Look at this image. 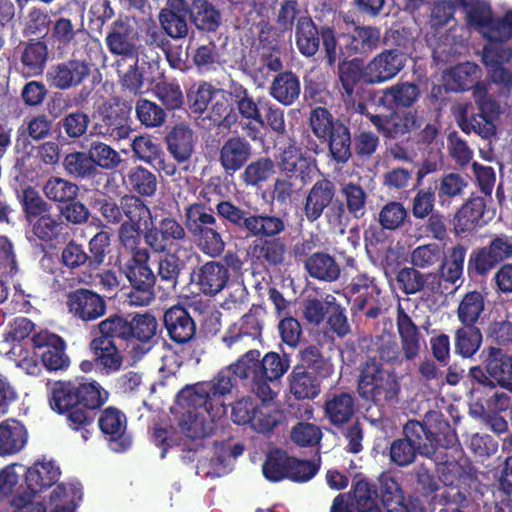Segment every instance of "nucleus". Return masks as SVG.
Wrapping results in <instances>:
<instances>
[{"label": "nucleus", "mask_w": 512, "mask_h": 512, "mask_svg": "<svg viewBox=\"0 0 512 512\" xmlns=\"http://www.w3.org/2000/svg\"><path fill=\"white\" fill-rule=\"evenodd\" d=\"M337 195L336 183L322 176L315 181L304 201V215L308 222L314 223L321 218V216L333 207Z\"/></svg>", "instance_id": "21"}, {"label": "nucleus", "mask_w": 512, "mask_h": 512, "mask_svg": "<svg viewBox=\"0 0 512 512\" xmlns=\"http://www.w3.org/2000/svg\"><path fill=\"white\" fill-rule=\"evenodd\" d=\"M48 403L52 411L66 418L69 428L89 438V427L96 411L108 401L109 392L97 381L84 376L47 383Z\"/></svg>", "instance_id": "1"}, {"label": "nucleus", "mask_w": 512, "mask_h": 512, "mask_svg": "<svg viewBox=\"0 0 512 512\" xmlns=\"http://www.w3.org/2000/svg\"><path fill=\"white\" fill-rule=\"evenodd\" d=\"M485 310V295L472 290L466 292L459 302L457 317L461 324H476Z\"/></svg>", "instance_id": "62"}, {"label": "nucleus", "mask_w": 512, "mask_h": 512, "mask_svg": "<svg viewBox=\"0 0 512 512\" xmlns=\"http://www.w3.org/2000/svg\"><path fill=\"white\" fill-rule=\"evenodd\" d=\"M473 96L478 111L470 113L469 105L463 107L458 118V125L466 134L474 132L481 138L491 141L496 137L497 129L494 122L499 117L500 105L488 95L484 87L477 86Z\"/></svg>", "instance_id": "9"}, {"label": "nucleus", "mask_w": 512, "mask_h": 512, "mask_svg": "<svg viewBox=\"0 0 512 512\" xmlns=\"http://www.w3.org/2000/svg\"><path fill=\"white\" fill-rule=\"evenodd\" d=\"M90 64L85 60L69 59L53 66L49 72L51 85L59 90L79 86L90 75Z\"/></svg>", "instance_id": "31"}, {"label": "nucleus", "mask_w": 512, "mask_h": 512, "mask_svg": "<svg viewBox=\"0 0 512 512\" xmlns=\"http://www.w3.org/2000/svg\"><path fill=\"white\" fill-rule=\"evenodd\" d=\"M136 119L147 129L160 128L167 119L165 109L146 98H139L135 103Z\"/></svg>", "instance_id": "64"}, {"label": "nucleus", "mask_w": 512, "mask_h": 512, "mask_svg": "<svg viewBox=\"0 0 512 512\" xmlns=\"http://www.w3.org/2000/svg\"><path fill=\"white\" fill-rule=\"evenodd\" d=\"M243 168L240 180L247 187L260 188L275 174V163L268 156H261Z\"/></svg>", "instance_id": "55"}, {"label": "nucleus", "mask_w": 512, "mask_h": 512, "mask_svg": "<svg viewBox=\"0 0 512 512\" xmlns=\"http://www.w3.org/2000/svg\"><path fill=\"white\" fill-rule=\"evenodd\" d=\"M448 76L450 89L454 92H464L479 86V68L471 62L456 65Z\"/></svg>", "instance_id": "63"}, {"label": "nucleus", "mask_w": 512, "mask_h": 512, "mask_svg": "<svg viewBox=\"0 0 512 512\" xmlns=\"http://www.w3.org/2000/svg\"><path fill=\"white\" fill-rule=\"evenodd\" d=\"M98 426L112 451L122 453L130 448L132 439L126 432L127 417L121 410L113 406L104 409L98 418Z\"/></svg>", "instance_id": "20"}, {"label": "nucleus", "mask_w": 512, "mask_h": 512, "mask_svg": "<svg viewBox=\"0 0 512 512\" xmlns=\"http://www.w3.org/2000/svg\"><path fill=\"white\" fill-rule=\"evenodd\" d=\"M359 397L378 407H391L399 402L400 379L394 371L385 370L374 359L367 361L357 381Z\"/></svg>", "instance_id": "5"}, {"label": "nucleus", "mask_w": 512, "mask_h": 512, "mask_svg": "<svg viewBox=\"0 0 512 512\" xmlns=\"http://www.w3.org/2000/svg\"><path fill=\"white\" fill-rule=\"evenodd\" d=\"M309 125L314 136L327 143L331 161L345 165L352 158V134L350 127L335 118L325 107L318 106L310 112Z\"/></svg>", "instance_id": "4"}, {"label": "nucleus", "mask_w": 512, "mask_h": 512, "mask_svg": "<svg viewBox=\"0 0 512 512\" xmlns=\"http://www.w3.org/2000/svg\"><path fill=\"white\" fill-rule=\"evenodd\" d=\"M189 11L188 1L167 0L158 14L160 27L167 37L181 40L189 35Z\"/></svg>", "instance_id": "26"}, {"label": "nucleus", "mask_w": 512, "mask_h": 512, "mask_svg": "<svg viewBox=\"0 0 512 512\" xmlns=\"http://www.w3.org/2000/svg\"><path fill=\"white\" fill-rule=\"evenodd\" d=\"M396 324L405 359H415L420 352V332L412 318L401 306L397 309Z\"/></svg>", "instance_id": "43"}, {"label": "nucleus", "mask_w": 512, "mask_h": 512, "mask_svg": "<svg viewBox=\"0 0 512 512\" xmlns=\"http://www.w3.org/2000/svg\"><path fill=\"white\" fill-rule=\"evenodd\" d=\"M344 49L348 56L367 55L381 43V30L376 26H356L344 34Z\"/></svg>", "instance_id": "36"}, {"label": "nucleus", "mask_w": 512, "mask_h": 512, "mask_svg": "<svg viewBox=\"0 0 512 512\" xmlns=\"http://www.w3.org/2000/svg\"><path fill=\"white\" fill-rule=\"evenodd\" d=\"M486 202L481 196L470 197L456 212L454 228L457 234L471 232L481 226Z\"/></svg>", "instance_id": "45"}, {"label": "nucleus", "mask_w": 512, "mask_h": 512, "mask_svg": "<svg viewBox=\"0 0 512 512\" xmlns=\"http://www.w3.org/2000/svg\"><path fill=\"white\" fill-rule=\"evenodd\" d=\"M355 414V399L348 392L335 393L324 403V415L329 423L343 430Z\"/></svg>", "instance_id": "38"}, {"label": "nucleus", "mask_w": 512, "mask_h": 512, "mask_svg": "<svg viewBox=\"0 0 512 512\" xmlns=\"http://www.w3.org/2000/svg\"><path fill=\"white\" fill-rule=\"evenodd\" d=\"M217 218L227 227L246 233L252 208L244 209L231 199H221L215 204Z\"/></svg>", "instance_id": "51"}, {"label": "nucleus", "mask_w": 512, "mask_h": 512, "mask_svg": "<svg viewBox=\"0 0 512 512\" xmlns=\"http://www.w3.org/2000/svg\"><path fill=\"white\" fill-rule=\"evenodd\" d=\"M68 312L78 321L88 323L106 314L107 302L104 296L88 288H77L66 296Z\"/></svg>", "instance_id": "18"}, {"label": "nucleus", "mask_w": 512, "mask_h": 512, "mask_svg": "<svg viewBox=\"0 0 512 512\" xmlns=\"http://www.w3.org/2000/svg\"><path fill=\"white\" fill-rule=\"evenodd\" d=\"M209 118L223 129H231L238 123V114L234 107L232 84L229 90L218 88L211 102Z\"/></svg>", "instance_id": "41"}, {"label": "nucleus", "mask_w": 512, "mask_h": 512, "mask_svg": "<svg viewBox=\"0 0 512 512\" xmlns=\"http://www.w3.org/2000/svg\"><path fill=\"white\" fill-rule=\"evenodd\" d=\"M253 155L251 143L240 135L228 137L218 151V162L223 171L233 176L243 169Z\"/></svg>", "instance_id": "25"}, {"label": "nucleus", "mask_w": 512, "mask_h": 512, "mask_svg": "<svg viewBox=\"0 0 512 512\" xmlns=\"http://www.w3.org/2000/svg\"><path fill=\"white\" fill-rule=\"evenodd\" d=\"M232 94L234 96V105L237 108L238 117L254 121L259 126H264V118L261 114L262 101H267L266 97H259L257 101L250 95L248 89L239 83H232Z\"/></svg>", "instance_id": "49"}, {"label": "nucleus", "mask_w": 512, "mask_h": 512, "mask_svg": "<svg viewBox=\"0 0 512 512\" xmlns=\"http://www.w3.org/2000/svg\"><path fill=\"white\" fill-rule=\"evenodd\" d=\"M279 169L289 178L299 176L302 180L309 175L310 163L303 155L302 149L294 141L282 149L278 158Z\"/></svg>", "instance_id": "48"}, {"label": "nucleus", "mask_w": 512, "mask_h": 512, "mask_svg": "<svg viewBox=\"0 0 512 512\" xmlns=\"http://www.w3.org/2000/svg\"><path fill=\"white\" fill-rule=\"evenodd\" d=\"M215 418L208 416L207 413L183 411L179 420V427L186 437L202 439L212 432Z\"/></svg>", "instance_id": "57"}, {"label": "nucleus", "mask_w": 512, "mask_h": 512, "mask_svg": "<svg viewBox=\"0 0 512 512\" xmlns=\"http://www.w3.org/2000/svg\"><path fill=\"white\" fill-rule=\"evenodd\" d=\"M250 255L254 263L267 271L277 270L287 264V245L283 238H260L250 245Z\"/></svg>", "instance_id": "27"}, {"label": "nucleus", "mask_w": 512, "mask_h": 512, "mask_svg": "<svg viewBox=\"0 0 512 512\" xmlns=\"http://www.w3.org/2000/svg\"><path fill=\"white\" fill-rule=\"evenodd\" d=\"M338 79L342 97L360 95L361 89L359 86L362 83L371 85L367 66L364 64L363 60L358 58L339 62Z\"/></svg>", "instance_id": "34"}, {"label": "nucleus", "mask_w": 512, "mask_h": 512, "mask_svg": "<svg viewBox=\"0 0 512 512\" xmlns=\"http://www.w3.org/2000/svg\"><path fill=\"white\" fill-rule=\"evenodd\" d=\"M130 192L138 197H153L158 187L157 176L149 169L137 165L131 167L125 177Z\"/></svg>", "instance_id": "53"}, {"label": "nucleus", "mask_w": 512, "mask_h": 512, "mask_svg": "<svg viewBox=\"0 0 512 512\" xmlns=\"http://www.w3.org/2000/svg\"><path fill=\"white\" fill-rule=\"evenodd\" d=\"M407 53L398 49H384L367 64L371 85H379L394 79L405 67Z\"/></svg>", "instance_id": "23"}, {"label": "nucleus", "mask_w": 512, "mask_h": 512, "mask_svg": "<svg viewBox=\"0 0 512 512\" xmlns=\"http://www.w3.org/2000/svg\"><path fill=\"white\" fill-rule=\"evenodd\" d=\"M34 355L40 357L46 370L66 371L70 366V357L66 353L65 340L47 330L36 333L31 338Z\"/></svg>", "instance_id": "16"}, {"label": "nucleus", "mask_w": 512, "mask_h": 512, "mask_svg": "<svg viewBox=\"0 0 512 512\" xmlns=\"http://www.w3.org/2000/svg\"><path fill=\"white\" fill-rule=\"evenodd\" d=\"M324 380L319 375L311 374L307 370L293 366L288 375L290 393L297 400H313L320 394Z\"/></svg>", "instance_id": "42"}, {"label": "nucleus", "mask_w": 512, "mask_h": 512, "mask_svg": "<svg viewBox=\"0 0 512 512\" xmlns=\"http://www.w3.org/2000/svg\"><path fill=\"white\" fill-rule=\"evenodd\" d=\"M33 236L40 242L52 245L65 234V224L57 216L50 214L42 215L29 223Z\"/></svg>", "instance_id": "56"}, {"label": "nucleus", "mask_w": 512, "mask_h": 512, "mask_svg": "<svg viewBox=\"0 0 512 512\" xmlns=\"http://www.w3.org/2000/svg\"><path fill=\"white\" fill-rule=\"evenodd\" d=\"M396 281L405 295H414L424 290L429 294H437L438 291L436 276L430 272L421 273L414 266L401 268L396 275Z\"/></svg>", "instance_id": "40"}, {"label": "nucleus", "mask_w": 512, "mask_h": 512, "mask_svg": "<svg viewBox=\"0 0 512 512\" xmlns=\"http://www.w3.org/2000/svg\"><path fill=\"white\" fill-rule=\"evenodd\" d=\"M207 385L198 382L186 385L176 395V404L184 412H202L210 417L221 415L217 406L206 389Z\"/></svg>", "instance_id": "30"}, {"label": "nucleus", "mask_w": 512, "mask_h": 512, "mask_svg": "<svg viewBox=\"0 0 512 512\" xmlns=\"http://www.w3.org/2000/svg\"><path fill=\"white\" fill-rule=\"evenodd\" d=\"M89 349L94 356V365L102 374H113L119 371L123 364V356L118 344L112 341L101 342L93 336L89 342Z\"/></svg>", "instance_id": "37"}, {"label": "nucleus", "mask_w": 512, "mask_h": 512, "mask_svg": "<svg viewBox=\"0 0 512 512\" xmlns=\"http://www.w3.org/2000/svg\"><path fill=\"white\" fill-rule=\"evenodd\" d=\"M157 329V319L149 312L134 315L114 313L94 325L90 333L101 342L112 341L119 346L138 350L152 342Z\"/></svg>", "instance_id": "3"}, {"label": "nucleus", "mask_w": 512, "mask_h": 512, "mask_svg": "<svg viewBox=\"0 0 512 512\" xmlns=\"http://www.w3.org/2000/svg\"><path fill=\"white\" fill-rule=\"evenodd\" d=\"M59 476L60 470L53 462H35L26 470L25 486L21 485L19 490L28 493L30 497H35L37 493L55 484Z\"/></svg>", "instance_id": "35"}, {"label": "nucleus", "mask_w": 512, "mask_h": 512, "mask_svg": "<svg viewBox=\"0 0 512 512\" xmlns=\"http://www.w3.org/2000/svg\"><path fill=\"white\" fill-rule=\"evenodd\" d=\"M297 363L294 365L311 374L328 379L334 373V364L331 357L323 352L321 343H309L301 346L296 355Z\"/></svg>", "instance_id": "33"}, {"label": "nucleus", "mask_w": 512, "mask_h": 512, "mask_svg": "<svg viewBox=\"0 0 512 512\" xmlns=\"http://www.w3.org/2000/svg\"><path fill=\"white\" fill-rule=\"evenodd\" d=\"M402 432L404 439L414 446L419 455L429 459L434 458L436 452L433 441L430 439L431 432L425 422L410 419L403 426Z\"/></svg>", "instance_id": "52"}, {"label": "nucleus", "mask_w": 512, "mask_h": 512, "mask_svg": "<svg viewBox=\"0 0 512 512\" xmlns=\"http://www.w3.org/2000/svg\"><path fill=\"white\" fill-rule=\"evenodd\" d=\"M20 64V71L25 77L41 76L49 60L48 43L41 38L21 40L14 50Z\"/></svg>", "instance_id": "19"}, {"label": "nucleus", "mask_w": 512, "mask_h": 512, "mask_svg": "<svg viewBox=\"0 0 512 512\" xmlns=\"http://www.w3.org/2000/svg\"><path fill=\"white\" fill-rule=\"evenodd\" d=\"M218 221L215 208L202 201L188 204L184 208V226L192 234L205 225L215 224Z\"/></svg>", "instance_id": "59"}, {"label": "nucleus", "mask_w": 512, "mask_h": 512, "mask_svg": "<svg viewBox=\"0 0 512 512\" xmlns=\"http://www.w3.org/2000/svg\"><path fill=\"white\" fill-rule=\"evenodd\" d=\"M321 8H315L314 18L310 15L296 23L295 45L299 53L307 58L315 56L323 47L326 66L333 68L343 49L338 44L336 27L333 23L335 10L331 3L323 2Z\"/></svg>", "instance_id": "2"}, {"label": "nucleus", "mask_w": 512, "mask_h": 512, "mask_svg": "<svg viewBox=\"0 0 512 512\" xmlns=\"http://www.w3.org/2000/svg\"><path fill=\"white\" fill-rule=\"evenodd\" d=\"M132 106L120 97H112L99 105L94 113L96 133L111 141L129 138L133 132Z\"/></svg>", "instance_id": "10"}, {"label": "nucleus", "mask_w": 512, "mask_h": 512, "mask_svg": "<svg viewBox=\"0 0 512 512\" xmlns=\"http://www.w3.org/2000/svg\"><path fill=\"white\" fill-rule=\"evenodd\" d=\"M301 93L299 77L292 71H280L269 88L270 96L284 106L294 104Z\"/></svg>", "instance_id": "44"}, {"label": "nucleus", "mask_w": 512, "mask_h": 512, "mask_svg": "<svg viewBox=\"0 0 512 512\" xmlns=\"http://www.w3.org/2000/svg\"><path fill=\"white\" fill-rule=\"evenodd\" d=\"M230 278L229 270L221 261H207L193 272L192 281L205 296L213 297L220 293Z\"/></svg>", "instance_id": "29"}, {"label": "nucleus", "mask_w": 512, "mask_h": 512, "mask_svg": "<svg viewBox=\"0 0 512 512\" xmlns=\"http://www.w3.org/2000/svg\"><path fill=\"white\" fill-rule=\"evenodd\" d=\"M169 152L178 162L187 161L193 153V132L184 125L177 124L166 136Z\"/></svg>", "instance_id": "54"}, {"label": "nucleus", "mask_w": 512, "mask_h": 512, "mask_svg": "<svg viewBox=\"0 0 512 512\" xmlns=\"http://www.w3.org/2000/svg\"><path fill=\"white\" fill-rule=\"evenodd\" d=\"M198 249L205 255L216 258L223 254L225 250V240L220 231L218 221L215 224L205 225L198 231L190 234Z\"/></svg>", "instance_id": "50"}, {"label": "nucleus", "mask_w": 512, "mask_h": 512, "mask_svg": "<svg viewBox=\"0 0 512 512\" xmlns=\"http://www.w3.org/2000/svg\"><path fill=\"white\" fill-rule=\"evenodd\" d=\"M378 279L368 272L354 275L343 288V295L351 304L353 314L363 312L368 319H376L382 312Z\"/></svg>", "instance_id": "11"}, {"label": "nucleus", "mask_w": 512, "mask_h": 512, "mask_svg": "<svg viewBox=\"0 0 512 512\" xmlns=\"http://www.w3.org/2000/svg\"><path fill=\"white\" fill-rule=\"evenodd\" d=\"M149 258L147 249L137 250L121 269L130 285L127 298L132 306H148L155 300L157 276L149 266Z\"/></svg>", "instance_id": "6"}, {"label": "nucleus", "mask_w": 512, "mask_h": 512, "mask_svg": "<svg viewBox=\"0 0 512 512\" xmlns=\"http://www.w3.org/2000/svg\"><path fill=\"white\" fill-rule=\"evenodd\" d=\"M389 111V114L371 117L372 125L383 137L399 139L421 127V118L418 116L417 110H408L402 113L397 110Z\"/></svg>", "instance_id": "22"}, {"label": "nucleus", "mask_w": 512, "mask_h": 512, "mask_svg": "<svg viewBox=\"0 0 512 512\" xmlns=\"http://www.w3.org/2000/svg\"><path fill=\"white\" fill-rule=\"evenodd\" d=\"M466 254L467 248L462 244H456L450 247L440 260L439 271L430 272L436 276L437 294L442 295L449 288H452L451 292H456L463 285Z\"/></svg>", "instance_id": "17"}, {"label": "nucleus", "mask_w": 512, "mask_h": 512, "mask_svg": "<svg viewBox=\"0 0 512 512\" xmlns=\"http://www.w3.org/2000/svg\"><path fill=\"white\" fill-rule=\"evenodd\" d=\"M482 340L481 330L475 324H462L455 331V353L463 358H471L481 347Z\"/></svg>", "instance_id": "60"}, {"label": "nucleus", "mask_w": 512, "mask_h": 512, "mask_svg": "<svg viewBox=\"0 0 512 512\" xmlns=\"http://www.w3.org/2000/svg\"><path fill=\"white\" fill-rule=\"evenodd\" d=\"M484 367H470L468 378L472 386L494 389L497 386L512 392V356L501 348L488 347L483 351Z\"/></svg>", "instance_id": "8"}, {"label": "nucleus", "mask_w": 512, "mask_h": 512, "mask_svg": "<svg viewBox=\"0 0 512 512\" xmlns=\"http://www.w3.org/2000/svg\"><path fill=\"white\" fill-rule=\"evenodd\" d=\"M250 217L246 238H276L286 232L289 226L286 213L260 211L258 207H252Z\"/></svg>", "instance_id": "24"}, {"label": "nucleus", "mask_w": 512, "mask_h": 512, "mask_svg": "<svg viewBox=\"0 0 512 512\" xmlns=\"http://www.w3.org/2000/svg\"><path fill=\"white\" fill-rule=\"evenodd\" d=\"M292 456L285 450L275 448L269 451L262 466L264 477L271 482L288 479Z\"/></svg>", "instance_id": "58"}, {"label": "nucleus", "mask_w": 512, "mask_h": 512, "mask_svg": "<svg viewBox=\"0 0 512 512\" xmlns=\"http://www.w3.org/2000/svg\"><path fill=\"white\" fill-rule=\"evenodd\" d=\"M512 259V236L493 234L489 241L474 248L468 257L467 275L470 280H486L492 272Z\"/></svg>", "instance_id": "7"}, {"label": "nucleus", "mask_w": 512, "mask_h": 512, "mask_svg": "<svg viewBox=\"0 0 512 512\" xmlns=\"http://www.w3.org/2000/svg\"><path fill=\"white\" fill-rule=\"evenodd\" d=\"M27 438V430L19 421L15 419L3 421L0 424V456L18 453L25 446Z\"/></svg>", "instance_id": "47"}, {"label": "nucleus", "mask_w": 512, "mask_h": 512, "mask_svg": "<svg viewBox=\"0 0 512 512\" xmlns=\"http://www.w3.org/2000/svg\"><path fill=\"white\" fill-rule=\"evenodd\" d=\"M342 200L336 199L325 217L329 225L342 227L348 220L347 213L355 219L362 218L366 213L367 193L359 184L349 182L341 186Z\"/></svg>", "instance_id": "14"}, {"label": "nucleus", "mask_w": 512, "mask_h": 512, "mask_svg": "<svg viewBox=\"0 0 512 512\" xmlns=\"http://www.w3.org/2000/svg\"><path fill=\"white\" fill-rule=\"evenodd\" d=\"M141 32L134 18L119 15L107 29L105 44L112 56L123 60L137 59L143 53Z\"/></svg>", "instance_id": "12"}, {"label": "nucleus", "mask_w": 512, "mask_h": 512, "mask_svg": "<svg viewBox=\"0 0 512 512\" xmlns=\"http://www.w3.org/2000/svg\"><path fill=\"white\" fill-rule=\"evenodd\" d=\"M163 324L170 340L177 344L189 343L195 337L196 323L190 312L180 304L165 310Z\"/></svg>", "instance_id": "28"}, {"label": "nucleus", "mask_w": 512, "mask_h": 512, "mask_svg": "<svg viewBox=\"0 0 512 512\" xmlns=\"http://www.w3.org/2000/svg\"><path fill=\"white\" fill-rule=\"evenodd\" d=\"M420 86L414 82L399 81L382 90L378 104L388 110L408 111L420 99Z\"/></svg>", "instance_id": "32"}, {"label": "nucleus", "mask_w": 512, "mask_h": 512, "mask_svg": "<svg viewBox=\"0 0 512 512\" xmlns=\"http://www.w3.org/2000/svg\"><path fill=\"white\" fill-rule=\"evenodd\" d=\"M143 237L154 253L162 254L185 242L187 234L185 226L167 213L161 219L152 222L151 227L144 231Z\"/></svg>", "instance_id": "15"}, {"label": "nucleus", "mask_w": 512, "mask_h": 512, "mask_svg": "<svg viewBox=\"0 0 512 512\" xmlns=\"http://www.w3.org/2000/svg\"><path fill=\"white\" fill-rule=\"evenodd\" d=\"M189 20L201 33H215L222 24L220 10L208 0L188 2Z\"/></svg>", "instance_id": "39"}, {"label": "nucleus", "mask_w": 512, "mask_h": 512, "mask_svg": "<svg viewBox=\"0 0 512 512\" xmlns=\"http://www.w3.org/2000/svg\"><path fill=\"white\" fill-rule=\"evenodd\" d=\"M467 20L484 38L492 42L504 43L512 36V11H507L502 17H495L489 4L476 2L467 12Z\"/></svg>", "instance_id": "13"}, {"label": "nucleus", "mask_w": 512, "mask_h": 512, "mask_svg": "<svg viewBox=\"0 0 512 512\" xmlns=\"http://www.w3.org/2000/svg\"><path fill=\"white\" fill-rule=\"evenodd\" d=\"M79 191L76 183L56 176L50 177L43 186L44 195L58 206L75 200Z\"/></svg>", "instance_id": "61"}, {"label": "nucleus", "mask_w": 512, "mask_h": 512, "mask_svg": "<svg viewBox=\"0 0 512 512\" xmlns=\"http://www.w3.org/2000/svg\"><path fill=\"white\" fill-rule=\"evenodd\" d=\"M304 269L316 280L334 282L340 277L341 269L336 259L326 252H314L304 261Z\"/></svg>", "instance_id": "46"}]
</instances>
